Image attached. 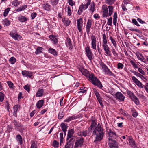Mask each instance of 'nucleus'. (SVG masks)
I'll use <instances>...</instances> for the list:
<instances>
[{
    "label": "nucleus",
    "instance_id": "nucleus-61",
    "mask_svg": "<svg viewBox=\"0 0 148 148\" xmlns=\"http://www.w3.org/2000/svg\"><path fill=\"white\" fill-rule=\"evenodd\" d=\"M76 132H77V135L79 136V133H81L82 131H81V127H78L77 128L76 130H75Z\"/></svg>",
    "mask_w": 148,
    "mask_h": 148
},
{
    "label": "nucleus",
    "instance_id": "nucleus-29",
    "mask_svg": "<svg viewBox=\"0 0 148 148\" xmlns=\"http://www.w3.org/2000/svg\"><path fill=\"white\" fill-rule=\"evenodd\" d=\"M49 52L55 56H56L58 53L56 50L52 48H50L48 50Z\"/></svg>",
    "mask_w": 148,
    "mask_h": 148
},
{
    "label": "nucleus",
    "instance_id": "nucleus-62",
    "mask_svg": "<svg viewBox=\"0 0 148 148\" xmlns=\"http://www.w3.org/2000/svg\"><path fill=\"white\" fill-rule=\"evenodd\" d=\"M7 83L8 84V85L10 87V88H13V84L12 82L11 81H8L7 82Z\"/></svg>",
    "mask_w": 148,
    "mask_h": 148
},
{
    "label": "nucleus",
    "instance_id": "nucleus-27",
    "mask_svg": "<svg viewBox=\"0 0 148 148\" xmlns=\"http://www.w3.org/2000/svg\"><path fill=\"white\" fill-rule=\"evenodd\" d=\"M61 128L65 135L68 126L64 123H62L61 125Z\"/></svg>",
    "mask_w": 148,
    "mask_h": 148
},
{
    "label": "nucleus",
    "instance_id": "nucleus-39",
    "mask_svg": "<svg viewBox=\"0 0 148 148\" xmlns=\"http://www.w3.org/2000/svg\"><path fill=\"white\" fill-rule=\"evenodd\" d=\"M60 145H62L63 143L64 137H63V134L62 132H61L60 134Z\"/></svg>",
    "mask_w": 148,
    "mask_h": 148
},
{
    "label": "nucleus",
    "instance_id": "nucleus-31",
    "mask_svg": "<svg viewBox=\"0 0 148 148\" xmlns=\"http://www.w3.org/2000/svg\"><path fill=\"white\" fill-rule=\"evenodd\" d=\"M131 99L135 103L136 105H138L139 104V101L138 99L134 95L132 97Z\"/></svg>",
    "mask_w": 148,
    "mask_h": 148
},
{
    "label": "nucleus",
    "instance_id": "nucleus-9",
    "mask_svg": "<svg viewBox=\"0 0 148 148\" xmlns=\"http://www.w3.org/2000/svg\"><path fill=\"white\" fill-rule=\"evenodd\" d=\"M115 97L116 99L120 101H124L125 97L121 92H118L115 94Z\"/></svg>",
    "mask_w": 148,
    "mask_h": 148
},
{
    "label": "nucleus",
    "instance_id": "nucleus-5",
    "mask_svg": "<svg viewBox=\"0 0 148 148\" xmlns=\"http://www.w3.org/2000/svg\"><path fill=\"white\" fill-rule=\"evenodd\" d=\"M85 54L89 60L91 61L92 59L93 54L92 53L91 49L89 46H87L85 48Z\"/></svg>",
    "mask_w": 148,
    "mask_h": 148
},
{
    "label": "nucleus",
    "instance_id": "nucleus-48",
    "mask_svg": "<svg viewBox=\"0 0 148 148\" xmlns=\"http://www.w3.org/2000/svg\"><path fill=\"white\" fill-rule=\"evenodd\" d=\"M116 0H106V2L108 4H112Z\"/></svg>",
    "mask_w": 148,
    "mask_h": 148
},
{
    "label": "nucleus",
    "instance_id": "nucleus-64",
    "mask_svg": "<svg viewBox=\"0 0 148 148\" xmlns=\"http://www.w3.org/2000/svg\"><path fill=\"white\" fill-rule=\"evenodd\" d=\"M24 89L26 90L28 92L30 90L29 87L28 85H26L24 87Z\"/></svg>",
    "mask_w": 148,
    "mask_h": 148
},
{
    "label": "nucleus",
    "instance_id": "nucleus-54",
    "mask_svg": "<svg viewBox=\"0 0 148 148\" xmlns=\"http://www.w3.org/2000/svg\"><path fill=\"white\" fill-rule=\"evenodd\" d=\"M132 115L134 117H136L138 116V113L136 110H132Z\"/></svg>",
    "mask_w": 148,
    "mask_h": 148
},
{
    "label": "nucleus",
    "instance_id": "nucleus-18",
    "mask_svg": "<svg viewBox=\"0 0 148 148\" xmlns=\"http://www.w3.org/2000/svg\"><path fill=\"white\" fill-rule=\"evenodd\" d=\"M78 29L79 32L81 31L83 26V20L82 18L78 19L77 20Z\"/></svg>",
    "mask_w": 148,
    "mask_h": 148
},
{
    "label": "nucleus",
    "instance_id": "nucleus-1",
    "mask_svg": "<svg viewBox=\"0 0 148 148\" xmlns=\"http://www.w3.org/2000/svg\"><path fill=\"white\" fill-rule=\"evenodd\" d=\"M104 134V130L100 124L99 123L92 132V136L95 138L94 142L96 143L100 141L103 139Z\"/></svg>",
    "mask_w": 148,
    "mask_h": 148
},
{
    "label": "nucleus",
    "instance_id": "nucleus-53",
    "mask_svg": "<svg viewBox=\"0 0 148 148\" xmlns=\"http://www.w3.org/2000/svg\"><path fill=\"white\" fill-rule=\"evenodd\" d=\"M124 67V65L121 63H118L117 65V68L119 69H122Z\"/></svg>",
    "mask_w": 148,
    "mask_h": 148
},
{
    "label": "nucleus",
    "instance_id": "nucleus-22",
    "mask_svg": "<svg viewBox=\"0 0 148 148\" xmlns=\"http://www.w3.org/2000/svg\"><path fill=\"white\" fill-rule=\"evenodd\" d=\"M49 38L52 41L53 43L55 44L58 42V39L56 36L52 35H50L49 36Z\"/></svg>",
    "mask_w": 148,
    "mask_h": 148
},
{
    "label": "nucleus",
    "instance_id": "nucleus-41",
    "mask_svg": "<svg viewBox=\"0 0 148 148\" xmlns=\"http://www.w3.org/2000/svg\"><path fill=\"white\" fill-rule=\"evenodd\" d=\"M16 61V59L14 57H11L9 60V62L11 64H14Z\"/></svg>",
    "mask_w": 148,
    "mask_h": 148
},
{
    "label": "nucleus",
    "instance_id": "nucleus-35",
    "mask_svg": "<svg viewBox=\"0 0 148 148\" xmlns=\"http://www.w3.org/2000/svg\"><path fill=\"white\" fill-rule=\"evenodd\" d=\"M42 49H43V48L42 47H37L36 51L35 52V54L37 55L40 54L42 53Z\"/></svg>",
    "mask_w": 148,
    "mask_h": 148
},
{
    "label": "nucleus",
    "instance_id": "nucleus-38",
    "mask_svg": "<svg viewBox=\"0 0 148 148\" xmlns=\"http://www.w3.org/2000/svg\"><path fill=\"white\" fill-rule=\"evenodd\" d=\"M103 13L102 17L103 18L106 17L108 16V10H103V11H101Z\"/></svg>",
    "mask_w": 148,
    "mask_h": 148
},
{
    "label": "nucleus",
    "instance_id": "nucleus-45",
    "mask_svg": "<svg viewBox=\"0 0 148 148\" xmlns=\"http://www.w3.org/2000/svg\"><path fill=\"white\" fill-rule=\"evenodd\" d=\"M17 33V31L16 30L13 29L10 32V35L11 37H12L15 35Z\"/></svg>",
    "mask_w": 148,
    "mask_h": 148
},
{
    "label": "nucleus",
    "instance_id": "nucleus-56",
    "mask_svg": "<svg viewBox=\"0 0 148 148\" xmlns=\"http://www.w3.org/2000/svg\"><path fill=\"white\" fill-rule=\"evenodd\" d=\"M136 56L138 60H141L143 59V56L142 54L139 53H138L137 54Z\"/></svg>",
    "mask_w": 148,
    "mask_h": 148
},
{
    "label": "nucleus",
    "instance_id": "nucleus-44",
    "mask_svg": "<svg viewBox=\"0 0 148 148\" xmlns=\"http://www.w3.org/2000/svg\"><path fill=\"white\" fill-rule=\"evenodd\" d=\"M42 7L44 9H49L50 8V6L48 3H45L43 4Z\"/></svg>",
    "mask_w": 148,
    "mask_h": 148
},
{
    "label": "nucleus",
    "instance_id": "nucleus-4",
    "mask_svg": "<svg viewBox=\"0 0 148 148\" xmlns=\"http://www.w3.org/2000/svg\"><path fill=\"white\" fill-rule=\"evenodd\" d=\"M84 140L82 137L77 138L75 140L74 148H80L83 144Z\"/></svg>",
    "mask_w": 148,
    "mask_h": 148
},
{
    "label": "nucleus",
    "instance_id": "nucleus-28",
    "mask_svg": "<svg viewBox=\"0 0 148 148\" xmlns=\"http://www.w3.org/2000/svg\"><path fill=\"white\" fill-rule=\"evenodd\" d=\"M62 20L64 25L66 26L69 25L71 23V21L67 18H63Z\"/></svg>",
    "mask_w": 148,
    "mask_h": 148
},
{
    "label": "nucleus",
    "instance_id": "nucleus-59",
    "mask_svg": "<svg viewBox=\"0 0 148 148\" xmlns=\"http://www.w3.org/2000/svg\"><path fill=\"white\" fill-rule=\"evenodd\" d=\"M13 123L14 125L17 127H20L21 126V124L15 120L14 121Z\"/></svg>",
    "mask_w": 148,
    "mask_h": 148
},
{
    "label": "nucleus",
    "instance_id": "nucleus-17",
    "mask_svg": "<svg viewBox=\"0 0 148 148\" xmlns=\"http://www.w3.org/2000/svg\"><path fill=\"white\" fill-rule=\"evenodd\" d=\"M22 74L24 77H28L31 78L33 75V73L30 71L24 70L22 71Z\"/></svg>",
    "mask_w": 148,
    "mask_h": 148
},
{
    "label": "nucleus",
    "instance_id": "nucleus-20",
    "mask_svg": "<svg viewBox=\"0 0 148 148\" xmlns=\"http://www.w3.org/2000/svg\"><path fill=\"white\" fill-rule=\"evenodd\" d=\"M91 1V0H87L86 4H82L80 6L79 9H87L89 5H90Z\"/></svg>",
    "mask_w": 148,
    "mask_h": 148
},
{
    "label": "nucleus",
    "instance_id": "nucleus-63",
    "mask_svg": "<svg viewBox=\"0 0 148 148\" xmlns=\"http://www.w3.org/2000/svg\"><path fill=\"white\" fill-rule=\"evenodd\" d=\"M112 51L113 55L114 56L116 57L118 56V54L114 49H112Z\"/></svg>",
    "mask_w": 148,
    "mask_h": 148
},
{
    "label": "nucleus",
    "instance_id": "nucleus-11",
    "mask_svg": "<svg viewBox=\"0 0 148 148\" xmlns=\"http://www.w3.org/2000/svg\"><path fill=\"white\" fill-rule=\"evenodd\" d=\"M75 141V139L73 138H71L68 141L65 146V148H73V143Z\"/></svg>",
    "mask_w": 148,
    "mask_h": 148
},
{
    "label": "nucleus",
    "instance_id": "nucleus-47",
    "mask_svg": "<svg viewBox=\"0 0 148 148\" xmlns=\"http://www.w3.org/2000/svg\"><path fill=\"white\" fill-rule=\"evenodd\" d=\"M19 4V3L18 2V0H14L12 3V5L15 7L18 6Z\"/></svg>",
    "mask_w": 148,
    "mask_h": 148
},
{
    "label": "nucleus",
    "instance_id": "nucleus-58",
    "mask_svg": "<svg viewBox=\"0 0 148 148\" xmlns=\"http://www.w3.org/2000/svg\"><path fill=\"white\" fill-rule=\"evenodd\" d=\"M112 17H110V18L108 19V20L107 24L110 26H111L112 25Z\"/></svg>",
    "mask_w": 148,
    "mask_h": 148
},
{
    "label": "nucleus",
    "instance_id": "nucleus-15",
    "mask_svg": "<svg viewBox=\"0 0 148 148\" xmlns=\"http://www.w3.org/2000/svg\"><path fill=\"white\" fill-rule=\"evenodd\" d=\"M123 2L124 5H122V9H127V8H130L129 7H132V5L129 3L130 2L129 0H124Z\"/></svg>",
    "mask_w": 148,
    "mask_h": 148
},
{
    "label": "nucleus",
    "instance_id": "nucleus-3",
    "mask_svg": "<svg viewBox=\"0 0 148 148\" xmlns=\"http://www.w3.org/2000/svg\"><path fill=\"white\" fill-rule=\"evenodd\" d=\"M100 65L102 67V71L105 73V74L110 76H113V73L110 70L107 66L103 63L101 62Z\"/></svg>",
    "mask_w": 148,
    "mask_h": 148
},
{
    "label": "nucleus",
    "instance_id": "nucleus-16",
    "mask_svg": "<svg viewBox=\"0 0 148 148\" xmlns=\"http://www.w3.org/2000/svg\"><path fill=\"white\" fill-rule=\"evenodd\" d=\"M92 25V21L91 20L88 19L86 27V31L87 34H88L90 32Z\"/></svg>",
    "mask_w": 148,
    "mask_h": 148
},
{
    "label": "nucleus",
    "instance_id": "nucleus-34",
    "mask_svg": "<svg viewBox=\"0 0 148 148\" xmlns=\"http://www.w3.org/2000/svg\"><path fill=\"white\" fill-rule=\"evenodd\" d=\"M10 23V21L7 19H4L3 21V25L6 26H9Z\"/></svg>",
    "mask_w": 148,
    "mask_h": 148
},
{
    "label": "nucleus",
    "instance_id": "nucleus-26",
    "mask_svg": "<svg viewBox=\"0 0 148 148\" xmlns=\"http://www.w3.org/2000/svg\"><path fill=\"white\" fill-rule=\"evenodd\" d=\"M18 19L21 22H25L27 20V18L24 16H20L18 17Z\"/></svg>",
    "mask_w": 148,
    "mask_h": 148
},
{
    "label": "nucleus",
    "instance_id": "nucleus-46",
    "mask_svg": "<svg viewBox=\"0 0 148 148\" xmlns=\"http://www.w3.org/2000/svg\"><path fill=\"white\" fill-rule=\"evenodd\" d=\"M133 73L135 75H136L137 77H140L141 79L144 78L143 76L136 71H134Z\"/></svg>",
    "mask_w": 148,
    "mask_h": 148
},
{
    "label": "nucleus",
    "instance_id": "nucleus-55",
    "mask_svg": "<svg viewBox=\"0 0 148 148\" xmlns=\"http://www.w3.org/2000/svg\"><path fill=\"white\" fill-rule=\"evenodd\" d=\"M127 93L129 95V96L130 97L131 99L132 97H133L134 96V94L132 92H131L130 91V90L127 91Z\"/></svg>",
    "mask_w": 148,
    "mask_h": 148
},
{
    "label": "nucleus",
    "instance_id": "nucleus-40",
    "mask_svg": "<svg viewBox=\"0 0 148 148\" xmlns=\"http://www.w3.org/2000/svg\"><path fill=\"white\" fill-rule=\"evenodd\" d=\"M30 148H37V142L32 141L31 142V146Z\"/></svg>",
    "mask_w": 148,
    "mask_h": 148
},
{
    "label": "nucleus",
    "instance_id": "nucleus-2",
    "mask_svg": "<svg viewBox=\"0 0 148 148\" xmlns=\"http://www.w3.org/2000/svg\"><path fill=\"white\" fill-rule=\"evenodd\" d=\"M89 80L93 85L97 86L100 89H102L103 86L102 84L98 79L94 76L93 74H92L90 76Z\"/></svg>",
    "mask_w": 148,
    "mask_h": 148
},
{
    "label": "nucleus",
    "instance_id": "nucleus-30",
    "mask_svg": "<svg viewBox=\"0 0 148 148\" xmlns=\"http://www.w3.org/2000/svg\"><path fill=\"white\" fill-rule=\"evenodd\" d=\"M44 103V101L42 100L39 101L36 104L37 107L38 108H40L42 107Z\"/></svg>",
    "mask_w": 148,
    "mask_h": 148
},
{
    "label": "nucleus",
    "instance_id": "nucleus-37",
    "mask_svg": "<svg viewBox=\"0 0 148 148\" xmlns=\"http://www.w3.org/2000/svg\"><path fill=\"white\" fill-rule=\"evenodd\" d=\"M64 116V112L62 110H60L58 116V118L59 119H62Z\"/></svg>",
    "mask_w": 148,
    "mask_h": 148
},
{
    "label": "nucleus",
    "instance_id": "nucleus-12",
    "mask_svg": "<svg viewBox=\"0 0 148 148\" xmlns=\"http://www.w3.org/2000/svg\"><path fill=\"white\" fill-rule=\"evenodd\" d=\"M108 133L109 138H112V140L116 139L117 138V136L115 132L111 130H109Z\"/></svg>",
    "mask_w": 148,
    "mask_h": 148
},
{
    "label": "nucleus",
    "instance_id": "nucleus-52",
    "mask_svg": "<svg viewBox=\"0 0 148 148\" xmlns=\"http://www.w3.org/2000/svg\"><path fill=\"white\" fill-rule=\"evenodd\" d=\"M103 43H107V37L106 34H103Z\"/></svg>",
    "mask_w": 148,
    "mask_h": 148
},
{
    "label": "nucleus",
    "instance_id": "nucleus-7",
    "mask_svg": "<svg viewBox=\"0 0 148 148\" xmlns=\"http://www.w3.org/2000/svg\"><path fill=\"white\" fill-rule=\"evenodd\" d=\"M102 46L107 55L108 56H111V52L110 51V48L107 45V43H102Z\"/></svg>",
    "mask_w": 148,
    "mask_h": 148
},
{
    "label": "nucleus",
    "instance_id": "nucleus-6",
    "mask_svg": "<svg viewBox=\"0 0 148 148\" xmlns=\"http://www.w3.org/2000/svg\"><path fill=\"white\" fill-rule=\"evenodd\" d=\"M108 145L110 148H118L117 143L112 138H108Z\"/></svg>",
    "mask_w": 148,
    "mask_h": 148
},
{
    "label": "nucleus",
    "instance_id": "nucleus-8",
    "mask_svg": "<svg viewBox=\"0 0 148 148\" xmlns=\"http://www.w3.org/2000/svg\"><path fill=\"white\" fill-rule=\"evenodd\" d=\"M91 37V45L92 48L95 50H96V42L97 39L96 38L95 36L92 35Z\"/></svg>",
    "mask_w": 148,
    "mask_h": 148
},
{
    "label": "nucleus",
    "instance_id": "nucleus-51",
    "mask_svg": "<svg viewBox=\"0 0 148 148\" xmlns=\"http://www.w3.org/2000/svg\"><path fill=\"white\" fill-rule=\"evenodd\" d=\"M94 93L95 95L96 96V97L97 98H98V97H100V94L98 92L97 90L96 89H94Z\"/></svg>",
    "mask_w": 148,
    "mask_h": 148
},
{
    "label": "nucleus",
    "instance_id": "nucleus-60",
    "mask_svg": "<svg viewBox=\"0 0 148 148\" xmlns=\"http://www.w3.org/2000/svg\"><path fill=\"white\" fill-rule=\"evenodd\" d=\"M4 99V94L1 92H0V102H2Z\"/></svg>",
    "mask_w": 148,
    "mask_h": 148
},
{
    "label": "nucleus",
    "instance_id": "nucleus-42",
    "mask_svg": "<svg viewBox=\"0 0 148 148\" xmlns=\"http://www.w3.org/2000/svg\"><path fill=\"white\" fill-rule=\"evenodd\" d=\"M12 38L15 40H18L21 39V36L20 35L18 34L17 33Z\"/></svg>",
    "mask_w": 148,
    "mask_h": 148
},
{
    "label": "nucleus",
    "instance_id": "nucleus-24",
    "mask_svg": "<svg viewBox=\"0 0 148 148\" xmlns=\"http://www.w3.org/2000/svg\"><path fill=\"white\" fill-rule=\"evenodd\" d=\"M44 91L43 89H39L36 94V96L39 97H42Z\"/></svg>",
    "mask_w": 148,
    "mask_h": 148
},
{
    "label": "nucleus",
    "instance_id": "nucleus-13",
    "mask_svg": "<svg viewBox=\"0 0 148 148\" xmlns=\"http://www.w3.org/2000/svg\"><path fill=\"white\" fill-rule=\"evenodd\" d=\"M91 125L89 127V129L91 131L92 129L96 127L97 125V120L94 117H92L91 119Z\"/></svg>",
    "mask_w": 148,
    "mask_h": 148
},
{
    "label": "nucleus",
    "instance_id": "nucleus-49",
    "mask_svg": "<svg viewBox=\"0 0 148 148\" xmlns=\"http://www.w3.org/2000/svg\"><path fill=\"white\" fill-rule=\"evenodd\" d=\"M129 142L130 145H131L132 147H136V145L135 143V142L133 139H130L129 140Z\"/></svg>",
    "mask_w": 148,
    "mask_h": 148
},
{
    "label": "nucleus",
    "instance_id": "nucleus-57",
    "mask_svg": "<svg viewBox=\"0 0 148 148\" xmlns=\"http://www.w3.org/2000/svg\"><path fill=\"white\" fill-rule=\"evenodd\" d=\"M130 62L134 67L136 68H138L137 64L135 62L132 60L130 61Z\"/></svg>",
    "mask_w": 148,
    "mask_h": 148
},
{
    "label": "nucleus",
    "instance_id": "nucleus-23",
    "mask_svg": "<svg viewBox=\"0 0 148 148\" xmlns=\"http://www.w3.org/2000/svg\"><path fill=\"white\" fill-rule=\"evenodd\" d=\"M66 44L67 46L68 47L69 49H71L73 48L71 41L70 38H67L66 41Z\"/></svg>",
    "mask_w": 148,
    "mask_h": 148
},
{
    "label": "nucleus",
    "instance_id": "nucleus-33",
    "mask_svg": "<svg viewBox=\"0 0 148 148\" xmlns=\"http://www.w3.org/2000/svg\"><path fill=\"white\" fill-rule=\"evenodd\" d=\"M19 108L20 106L19 105H16L13 107L14 111V115L15 116H16V112H17L18 109Z\"/></svg>",
    "mask_w": 148,
    "mask_h": 148
},
{
    "label": "nucleus",
    "instance_id": "nucleus-19",
    "mask_svg": "<svg viewBox=\"0 0 148 148\" xmlns=\"http://www.w3.org/2000/svg\"><path fill=\"white\" fill-rule=\"evenodd\" d=\"M78 118H79V116L78 115H73L72 116H70L64 120V121L68 122L72 120L76 119Z\"/></svg>",
    "mask_w": 148,
    "mask_h": 148
},
{
    "label": "nucleus",
    "instance_id": "nucleus-14",
    "mask_svg": "<svg viewBox=\"0 0 148 148\" xmlns=\"http://www.w3.org/2000/svg\"><path fill=\"white\" fill-rule=\"evenodd\" d=\"M80 71L82 73L87 77L89 79L90 76L91 75V74L89 73V72L86 69L84 68H81L80 69Z\"/></svg>",
    "mask_w": 148,
    "mask_h": 148
},
{
    "label": "nucleus",
    "instance_id": "nucleus-36",
    "mask_svg": "<svg viewBox=\"0 0 148 148\" xmlns=\"http://www.w3.org/2000/svg\"><path fill=\"white\" fill-rule=\"evenodd\" d=\"M117 13L115 12L113 15V23L114 25H116L117 22Z\"/></svg>",
    "mask_w": 148,
    "mask_h": 148
},
{
    "label": "nucleus",
    "instance_id": "nucleus-43",
    "mask_svg": "<svg viewBox=\"0 0 148 148\" xmlns=\"http://www.w3.org/2000/svg\"><path fill=\"white\" fill-rule=\"evenodd\" d=\"M132 79L133 82L135 83L136 85L139 84V83L140 84V82L134 76H133L132 77Z\"/></svg>",
    "mask_w": 148,
    "mask_h": 148
},
{
    "label": "nucleus",
    "instance_id": "nucleus-10",
    "mask_svg": "<svg viewBox=\"0 0 148 148\" xmlns=\"http://www.w3.org/2000/svg\"><path fill=\"white\" fill-rule=\"evenodd\" d=\"M92 133V131L88 128V130H83L81 133H79V136H80L86 137L87 136H90Z\"/></svg>",
    "mask_w": 148,
    "mask_h": 148
},
{
    "label": "nucleus",
    "instance_id": "nucleus-21",
    "mask_svg": "<svg viewBox=\"0 0 148 148\" xmlns=\"http://www.w3.org/2000/svg\"><path fill=\"white\" fill-rule=\"evenodd\" d=\"M74 133V130L72 129L68 131V133L67 135V140H68L69 139L72 138L73 135Z\"/></svg>",
    "mask_w": 148,
    "mask_h": 148
},
{
    "label": "nucleus",
    "instance_id": "nucleus-25",
    "mask_svg": "<svg viewBox=\"0 0 148 148\" xmlns=\"http://www.w3.org/2000/svg\"><path fill=\"white\" fill-rule=\"evenodd\" d=\"M16 139L18 142V143L21 145L22 144V138L21 136L19 134L17 135L16 137Z\"/></svg>",
    "mask_w": 148,
    "mask_h": 148
},
{
    "label": "nucleus",
    "instance_id": "nucleus-32",
    "mask_svg": "<svg viewBox=\"0 0 148 148\" xmlns=\"http://www.w3.org/2000/svg\"><path fill=\"white\" fill-rule=\"evenodd\" d=\"M110 39L115 48L116 49L117 47V43L115 40L111 36H110Z\"/></svg>",
    "mask_w": 148,
    "mask_h": 148
},
{
    "label": "nucleus",
    "instance_id": "nucleus-50",
    "mask_svg": "<svg viewBox=\"0 0 148 148\" xmlns=\"http://www.w3.org/2000/svg\"><path fill=\"white\" fill-rule=\"evenodd\" d=\"M58 145L59 143L56 140H54L53 142V146L55 147H58Z\"/></svg>",
    "mask_w": 148,
    "mask_h": 148
}]
</instances>
